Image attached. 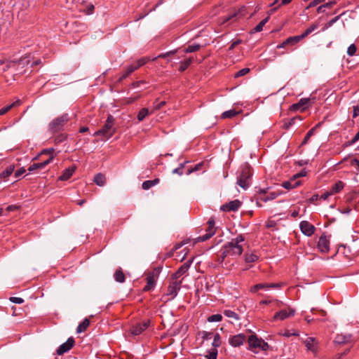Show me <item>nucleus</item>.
I'll return each instance as SVG.
<instances>
[{
	"label": "nucleus",
	"mask_w": 359,
	"mask_h": 359,
	"mask_svg": "<svg viewBox=\"0 0 359 359\" xmlns=\"http://www.w3.org/2000/svg\"><path fill=\"white\" fill-rule=\"evenodd\" d=\"M252 175L250 166L248 163L243 165L237 177V184L243 189H247L250 185Z\"/></svg>",
	"instance_id": "f257e3e1"
},
{
	"label": "nucleus",
	"mask_w": 359,
	"mask_h": 359,
	"mask_svg": "<svg viewBox=\"0 0 359 359\" xmlns=\"http://www.w3.org/2000/svg\"><path fill=\"white\" fill-rule=\"evenodd\" d=\"M243 242H244V237L242 235H238L224 246L227 250L230 256L237 257L243 252V245L241 244Z\"/></svg>",
	"instance_id": "f03ea898"
},
{
	"label": "nucleus",
	"mask_w": 359,
	"mask_h": 359,
	"mask_svg": "<svg viewBox=\"0 0 359 359\" xmlns=\"http://www.w3.org/2000/svg\"><path fill=\"white\" fill-rule=\"evenodd\" d=\"M114 118L111 115H109L104 126L94 133L93 136H102L105 139H109L115 133L114 128Z\"/></svg>",
	"instance_id": "7ed1b4c3"
},
{
	"label": "nucleus",
	"mask_w": 359,
	"mask_h": 359,
	"mask_svg": "<svg viewBox=\"0 0 359 359\" xmlns=\"http://www.w3.org/2000/svg\"><path fill=\"white\" fill-rule=\"evenodd\" d=\"M69 121V115L64 114L60 116L54 118L49 123V129L53 133L58 132L62 130L65 124Z\"/></svg>",
	"instance_id": "20e7f679"
},
{
	"label": "nucleus",
	"mask_w": 359,
	"mask_h": 359,
	"mask_svg": "<svg viewBox=\"0 0 359 359\" xmlns=\"http://www.w3.org/2000/svg\"><path fill=\"white\" fill-rule=\"evenodd\" d=\"M161 267H156L148 273L147 276V285L144 287V291H150L154 288L156 280L161 271Z\"/></svg>",
	"instance_id": "39448f33"
},
{
	"label": "nucleus",
	"mask_w": 359,
	"mask_h": 359,
	"mask_svg": "<svg viewBox=\"0 0 359 359\" xmlns=\"http://www.w3.org/2000/svg\"><path fill=\"white\" fill-rule=\"evenodd\" d=\"M248 341L249 346L251 348L266 351L269 348V344L266 342H265L262 339L258 338V337L255 334H251L248 337Z\"/></svg>",
	"instance_id": "423d86ee"
},
{
	"label": "nucleus",
	"mask_w": 359,
	"mask_h": 359,
	"mask_svg": "<svg viewBox=\"0 0 359 359\" xmlns=\"http://www.w3.org/2000/svg\"><path fill=\"white\" fill-rule=\"evenodd\" d=\"M182 281H173L168 287L166 295L170 296V299H174L180 290Z\"/></svg>",
	"instance_id": "0eeeda50"
},
{
	"label": "nucleus",
	"mask_w": 359,
	"mask_h": 359,
	"mask_svg": "<svg viewBox=\"0 0 359 359\" xmlns=\"http://www.w3.org/2000/svg\"><path fill=\"white\" fill-rule=\"evenodd\" d=\"M242 203L238 200H233L227 203H225L222 205L220 208L221 210L225 211V212H235L239 209V208L241 206Z\"/></svg>",
	"instance_id": "6e6552de"
},
{
	"label": "nucleus",
	"mask_w": 359,
	"mask_h": 359,
	"mask_svg": "<svg viewBox=\"0 0 359 359\" xmlns=\"http://www.w3.org/2000/svg\"><path fill=\"white\" fill-rule=\"evenodd\" d=\"M75 343L74 339L73 337H69L68 339L61 344L57 349V354L61 355L67 352H68L74 346Z\"/></svg>",
	"instance_id": "1a4fd4ad"
},
{
	"label": "nucleus",
	"mask_w": 359,
	"mask_h": 359,
	"mask_svg": "<svg viewBox=\"0 0 359 359\" xmlns=\"http://www.w3.org/2000/svg\"><path fill=\"white\" fill-rule=\"evenodd\" d=\"M304 345L306 346L308 351H311L314 354H316L318 352V341L314 337H308L304 341Z\"/></svg>",
	"instance_id": "9d476101"
},
{
	"label": "nucleus",
	"mask_w": 359,
	"mask_h": 359,
	"mask_svg": "<svg viewBox=\"0 0 359 359\" xmlns=\"http://www.w3.org/2000/svg\"><path fill=\"white\" fill-rule=\"evenodd\" d=\"M299 227L302 233L306 236H311L314 233V226L307 221H302L299 224Z\"/></svg>",
	"instance_id": "9b49d317"
},
{
	"label": "nucleus",
	"mask_w": 359,
	"mask_h": 359,
	"mask_svg": "<svg viewBox=\"0 0 359 359\" xmlns=\"http://www.w3.org/2000/svg\"><path fill=\"white\" fill-rule=\"evenodd\" d=\"M294 313H295V310L293 309L289 308L288 310L283 309V310H281L275 313V315L273 316V320H283L290 316H294Z\"/></svg>",
	"instance_id": "f8f14e48"
},
{
	"label": "nucleus",
	"mask_w": 359,
	"mask_h": 359,
	"mask_svg": "<svg viewBox=\"0 0 359 359\" xmlns=\"http://www.w3.org/2000/svg\"><path fill=\"white\" fill-rule=\"evenodd\" d=\"M246 340L245 335L243 334H238L232 336L229 339V343L231 346L239 347L243 344Z\"/></svg>",
	"instance_id": "ddd939ff"
},
{
	"label": "nucleus",
	"mask_w": 359,
	"mask_h": 359,
	"mask_svg": "<svg viewBox=\"0 0 359 359\" xmlns=\"http://www.w3.org/2000/svg\"><path fill=\"white\" fill-rule=\"evenodd\" d=\"M318 248L321 252L326 253L330 250V241L326 236L323 235L319 238Z\"/></svg>",
	"instance_id": "4468645a"
},
{
	"label": "nucleus",
	"mask_w": 359,
	"mask_h": 359,
	"mask_svg": "<svg viewBox=\"0 0 359 359\" xmlns=\"http://www.w3.org/2000/svg\"><path fill=\"white\" fill-rule=\"evenodd\" d=\"M54 158L53 156H50L47 160L41 162V163H36L31 165L28 170L29 172H32L38 169H43L48 164H49Z\"/></svg>",
	"instance_id": "2eb2a0df"
},
{
	"label": "nucleus",
	"mask_w": 359,
	"mask_h": 359,
	"mask_svg": "<svg viewBox=\"0 0 359 359\" xmlns=\"http://www.w3.org/2000/svg\"><path fill=\"white\" fill-rule=\"evenodd\" d=\"M191 264V261H189L184 264H183L178 270L172 274V278L177 280L180 278L182 275H184L189 269L190 265Z\"/></svg>",
	"instance_id": "dca6fc26"
},
{
	"label": "nucleus",
	"mask_w": 359,
	"mask_h": 359,
	"mask_svg": "<svg viewBox=\"0 0 359 359\" xmlns=\"http://www.w3.org/2000/svg\"><path fill=\"white\" fill-rule=\"evenodd\" d=\"M149 325V321H144L133 327L131 332L134 335H139L144 331Z\"/></svg>",
	"instance_id": "f3484780"
},
{
	"label": "nucleus",
	"mask_w": 359,
	"mask_h": 359,
	"mask_svg": "<svg viewBox=\"0 0 359 359\" xmlns=\"http://www.w3.org/2000/svg\"><path fill=\"white\" fill-rule=\"evenodd\" d=\"M300 184V181L296 180V176H294L288 181L283 182L282 187L286 189H292L297 187Z\"/></svg>",
	"instance_id": "a211bd4d"
},
{
	"label": "nucleus",
	"mask_w": 359,
	"mask_h": 359,
	"mask_svg": "<svg viewBox=\"0 0 359 359\" xmlns=\"http://www.w3.org/2000/svg\"><path fill=\"white\" fill-rule=\"evenodd\" d=\"M309 98H302L299 100L297 103L293 104L290 106V110L297 111L301 107H303V109H304L306 108L305 106L309 104Z\"/></svg>",
	"instance_id": "6ab92c4d"
},
{
	"label": "nucleus",
	"mask_w": 359,
	"mask_h": 359,
	"mask_svg": "<svg viewBox=\"0 0 359 359\" xmlns=\"http://www.w3.org/2000/svg\"><path fill=\"white\" fill-rule=\"evenodd\" d=\"M351 335L349 334H337L334 339V342L338 344L348 343L351 341Z\"/></svg>",
	"instance_id": "aec40b11"
},
{
	"label": "nucleus",
	"mask_w": 359,
	"mask_h": 359,
	"mask_svg": "<svg viewBox=\"0 0 359 359\" xmlns=\"http://www.w3.org/2000/svg\"><path fill=\"white\" fill-rule=\"evenodd\" d=\"M303 120V118L300 116H296L289 120H283V128L284 129H288L290 128L291 126H292L293 125L295 124L296 121H302Z\"/></svg>",
	"instance_id": "412c9836"
},
{
	"label": "nucleus",
	"mask_w": 359,
	"mask_h": 359,
	"mask_svg": "<svg viewBox=\"0 0 359 359\" xmlns=\"http://www.w3.org/2000/svg\"><path fill=\"white\" fill-rule=\"evenodd\" d=\"M75 171V167H69L66 168L60 177V180L62 181H65L69 180L73 175Z\"/></svg>",
	"instance_id": "4be33fe9"
},
{
	"label": "nucleus",
	"mask_w": 359,
	"mask_h": 359,
	"mask_svg": "<svg viewBox=\"0 0 359 359\" xmlns=\"http://www.w3.org/2000/svg\"><path fill=\"white\" fill-rule=\"evenodd\" d=\"M215 233V229H207L206 233L196 238L198 242H203L210 238Z\"/></svg>",
	"instance_id": "5701e85b"
},
{
	"label": "nucleus",
	"mask_w": 359,
	"mask_h": 359,
	"mask_svg": "<svg viewBox=\"0 0 359 359\" xmlns=\"http://www.w3.org/2000/svg\"><path fill=\"white\" fill-rule=\"evenodd\" d=\"M344 187V183L341 181L337 182L334 185L332 186L330 191L332 195L340 192Z\"/></svg>",
	"instance_id": "b1692460"
},
{
	"label": "nucleus",
	"mask_w": 359,
	"mask_h": 359,
	"mask_svg": "<svg viewBox=\"0 0 359 359\" xmlns=\"http://www.w3.org/2000/svg\"><path fill=\"white\" fill-rule=\"evenodd\" d=\"M114 277L115 280L118 283H123L125 282L126 277L121 269L116 270Z\"/></svg>",
	"instance_id": "393cba45"
},
{
	"label": "nucleus",
	"mask_w": 359,
	"mask_h": 359,
	"mask_svg": "<svg viewBox=\"0 0 359 359\" xmlns=\"http://www.w3.org/2000/svg\"><path fill=\"white\" fill-rule=\"evenodd\" d=\"M90 325V320L88 318H85L77 327V333H81L86 330Z\"/></svg>",
	"instance_id": "a878e982"
},
{
	"label": "nucleus",
	"mask_w": 359,
	"mask_h": 359,
	"mask_svg": "<svg viewBox=\"0 0 359 359\" xmlns=\"http://www.w3.org/2000/svg\"><path fill=\"white\" fill-rule=\"evenodd\" d=\"M25 58H22L18 61H15V60H8L6 62V66L5 67H4L3 70L4 72H6L7 71L8 69L10 68H12V67H14L16 65V63H19L20 64L21 62H23L25 63Z\"/></svg>",
	"instance_id": "bb28decb"
},
{
	"label": "nucleus",
	"mask_w": 359,
	"mask_h": 359,
	"mask_svg": "<svg viewBox=\"0 0 359 359\" xmlns=\"http://www.w3.org/2000/svg\"><path fill=\"white\" fill-rule=\"evenodd\" d=\"M105 180H106V178H105L104 175H102V173H97L94 177L95 183L100 187L104 185Z\"/></svg>",
	"instance_id": "cd10ccee"
},
{
	"label": "nucleus",
	"mask_w": 359,
	"mask_h": 359,
	"mask_svg": "<svg viewBox=\"0 0 359 359\" xmlns=\"http://www.w3.org/2000/svg\"><path fill=\"white\" fill-rule=\"evenodd\" d=\"M302 39L300 35L290 36L285 39V43H287L288 46H294L298 43Z\"/></svg>",
	"instance_id": "c85d7f7f"
},
{
	"label": "nucleus",
	"mask_w": 359,
	"mask_h": 359,
	"mask_svg": "<svg viewBox=\"0 0 359 359\" xmlns=\"http://www.w3.org/2000/svg\"><path fill=\"white\" fill-rule=\"evenodd\" d=\"M134 71H135V67H133L132 65L126 67L125 72L121 76L119 81H122L126 79L130 74H132Z\"/></svg>",
	"instance_id": "c756f323"
},
{
	"label": "nucleus",
	"mask_w": 359,
	"mask_h": 359,
	"mask_svg": "<svg viewBox=\"0 0 359 359\" xmlns=\"http://www.w3.org/2000/svg\"><path fill=\"white\" fill-rule=\"evenodd\" d=\"M320 123H318L315 127L312 128L309 132L306 133V136L304 137L302 145H304L307 144L309 142L310 137L314 134L315 130L316 128L319 127L320 126Z\"/></svg>",
	"instance_id": "7c9ffc66"
},
{
	"label": "nucleus",
	"mask_w": 359,
	"mask_h": 359,
	"mask_svg": "<svg viewBox=\"0 0 359 359\" xmlns=\"http://www.w3.org/2000/svg\"><path fill=\"white\" fill-rule=\"evenodd\" d=\"M14 171V166L10 165L6 168L5 170L2 171L0 173V178L1 179H5L8 177H9Z\"/></svg>",
	"instance_id": "2f4dec72"
},
{
	"label": "nucleus",
	"mask_w": 359,
	"mask_h": 359,
	"mask_svg": "<svg viewBox=\"0 0 359 359\" xmlns=\"http://www.w3.org/2000/svg\"><path fill=\"white\" fill-rule=\"evenodd\" d=\"M201 48V45L198 43H193L189 45L187 48L184 49V53H190L198 51Z\"/></svg>",
	"instance_id": "473e14b6"
},
{
	"label": "nucleus",
	"mask_w": 359,
	"mask_h": 359,
	"mask_svg": "<svg viewBox=\"0 0 359 359\" xmlns=\"http://www.w3.org/2000/svg\"><path fill=\"white\" fill-rule=\"evenodd\" d=\"M192 57H189L184 60L183 62H182L180 64V67L179 68V71L181 72L185 71L189 67V66L192 63Z\"/></svg>",
	"instance_id": "72a5a7b5"
},
{
	"label": "nucleus",
	"mask_w": 359,
	"mask_h": 359,
	"mask_svg": "<svg viewBox=\"0 0 359 359\" xmlns=\"http://www.w3.org/2000/svg\"><path fill=\"white\" fill-rule=\"evenodd\" d=\"M228 256H230L227 250L225 248V247L224 246L222 248V249L220 250L219 252V254L217 255V257H218V262L222 264L223 263V262L224 261V259L228 257Z\"/></svg>",
	"instance_id": "f704fd0d"
},
{
	"label": "nucleus",
	"mask_w": 359,
	"mask_h": 359,
	"mask_svg": "<svg viewBox=\"0 0 359 359\" xmlns=\"http://www.w3.org/2000/svg\"><path fill=\"white\" fill-rule=\"evenodd\" d=\"M280 194L276 192H270L267 196H261L260 200L263 202H267L275 199Z\"/></svg>",
	"instance_id": "c9c22d12"
},
{
	"label": "nucleus",
	"mask_w": 359,
	"mask_h": 359,
	"mask_svg": "<svg viewBox=\"0 0 359 359\" xmlns=\"http://www.w3.org/2000/svg\"><path fill=\"white\" fill-rule=\"evenodd\" d=\"M20 104V101L18 100H17L16 102L6 106V107H4L3 108H1L0 109V115H4L5 114L6 112H8L10 109H11L13 107L15 106H17V105H19Z\"/></svg>",
	"instance_id": "e433bc0d"
},
{
	"label": "nucleus",
	"mask_w": 359,
	"mask_h": 359,
	"mask_svg": "<svg viewBox=\"0 0 359 359\" xmlns=\"http://www.w3.org/2000/svg\"><path fill=\"white\" fill-rule=\"evenodd\" d=\"M317 28H318V25H311L302 34H300V38H302V39L306 38L308 35H309L311 32H313Z\"/></svg>",
	"instance_id": "4c0bfd02"
},
{
	"label": "nucleus",
	"mask_w": 359,
	"mask_h": 359,
	"mask_svg": "<svg viewBox=\"0 0 359 359\" xmlns=\"http://www.w3.org/2000/svg\"><path fill=\"white\" fill-rule=\"evenodd\" d=\"M258 259V256L255 253L245 254V261L247 263H252Z\"/></svg>",
	"instance_id": "58836bf2"
},
{
	"label": "nucleus",
	"mask_w": 359,
	"mask_h": 359,
	"mask_svg": "<svg viewBox=\"0 0 359 359\" xmlns=\"http://www.w3.org/2000/svg\"><path fill=\"white\" fill-rule=\"evenodd\" d=\"M148 60H149V59H147L146 57H142V58L139 59L138 60H137L135 62V63L131 64V65L133 66V67H135V70H136V69H139L140 67L145 65Z\"/></svg>",
	"instance_id": "ea45409f"
},
{
	"label": "nucleus",
	"mask_w": 359,
	"mask_h": 359,
	"mask_svg": "<svg viewBox=\"0 0 359 359\" xmlns=\"http://www.w3.org/2000/svg\"><path fill=\"white\" fill-rule=\"evenodd\" d=\"M237 111L235 109H231L222 113L221 117L222 118H232L237 114Z\"/></svg>",
	"instance_id": "a19ab883"
},
{
	"label": "nucleus",
	"mask_w": 359,
	"mask_h": 359,
	"mask_svg": "<svg viewBox=\"0 0 359 359\" xmlns=\"http://www.w3.org/2000/svg\"><path fill=\"white\" fill-rule=\"evenodd\" d=\"M149 110L147 108H142L137 114V119L139 121H142L148 115Z\"/></svg>",
	"instance_id": "79ce46f5"
},
{
	"label": "nucleus",
	"mask_w": 359,
	"mask_h": 359,
	"mask_svg": "<svg viewBox=\"0 0 359 359\" xmlns=\"http://www.w3.org/2000/svg\"><path fill=\"white\" fill-rule=\"evenodd\" d=\"M224 314L227 318H233L236 320H238L239 319L238 315L236 312H234L231 310H225L224 311Z\"/></svg>",
	"instance_id": "37998d69"
},
{
	"label": "nucleus",
	"mask_w": 359,
	"mask_h": 359,
	"mask_svg": "<svg viewBox=\"0 0 359 359\" xmlns=\"http://www.w3.org/2000/svg\"><path fill=\"white\" fill-rule=\"evenodd\" d=\"M267 287H268L267 286V283H259V284H257V285H254L251 288V292H256L259 290H267Z\"/></svg>",
	"instance_id": "c03bdc74"
},
{
	"label": "nucleus",
	"mask_w": 359,
	"mask_h": 359,
	"mask_svg": "<svg viewBox=\"0 0 359 359\" xmlns=\"http://www.w3.org/2000/svg\"><path fill=\"white\" fill-rule=\"evenodd\" d=\"M340 16L341 15H337V16L334 17V18L331 19L330 21H328L325 25V27H323V31H325V29L332 27L335 22H337L339 20V19L340 18Z\"/></svg>",
	"instance_id": "a18cd8bd"
},
{
	"label": "nucleus",
	"mask_w": 359,
	"mask_h": 359,
	"mask_svg": "<svg viewBox=\"0 0 359 359\" xmlns=\"http://www.w3.org/2000/svg\"><path fill=\"white\" fill-rule=\"evenodd\" d=\"M222 319V316L221 314H213L208 318V321L210 323L213 322H219Z\"/></svg>",
	"instance_id": "49530a36"
},
{
	"label": "nucleus",
	"mask_w": 359,
	"mask_h": 359,
	"mask_svg": "<svg viewBox=\"0 0 359 359\" xmlns=\"http://www.w3.org/2000/svg\"><path fill=\"white\" fill-rule=\"evenodd\" d=\"M214 335V339L212 341V346L216 348L217 347H219L221 344L220 342V335L218 333H216Z\"/></svg>",
	"instance_id": "de8ad7c7"
},
{
	"label": "nucleus",
	"mask_w": 359,
	"mask_h": 359,
	"mask_svg": "<svg viewBox=\"0 0 359 359\" xmlns=\"http://www.w3.org/2000/svg\"><path fill=\"white\" fill-rule=\"evenodd\" d=\"M357 48L354 43L351 44L347 49V54L349 56H353L355 54Z\"/></svg>",
	"instance_id": "09e8293b"
},
{
	"label": "nucleus",
	"mask_w": 359,
	"mask_h": 359,
	"mask_svg": "<svg viewBox=\"0 0 359 359\" xmlns=\"http://www.w3.org/2000/svg\"><path fill=\"white\" fill-rule=\"evenodd\" d=\"M249 72H250V69L249 68H243V69L239 70L238 72H237L236 73L235 77H240V76H245Z\"/></svg>",
	"instance_id": "8fccbe9b"
},
{
	"label": "nucleus",
	"mask_w": 359,
	"mask_h": 359,
	"mask_svg": "<svg viewBox=\"0 0 359 359\" xmlns=\"http://www.w3.org/2000/svg\"><path fill=\"white\" fill-rule=\"evenodd\" d=\"M202 164L201 163H198L197 165H196L194 168H190L187 170V171L186 172V175H190L191 173H192L193 172H195V171H198L200 170Z\"/></svg>",
	"instance_id": "3c124183"
},
{
	"label": "nucleus",
	"mask_w": 359,
	"mask_h": 359,
	"mask_svg": "<svg viewBox=\"0 0 359 359\" xmlns=\"http://www.w3.org/2000/svg\"><path fill=\"white\" fill-rule=\"evenodd\" d=\"M152 187H154V186H153L152 182L151 180H146L142 184V187L144 190H148L150 188H151Z\"/></svg>",
	"instance_id": "603ef678"
},
{
	"label": "nucleus",
	"mask_w": 359,
	"mask_h": 359,
	"mask_svg": "<svg viewBox=\"0 0 359 359\" xmlns=\"http://www.w3.org/2000/svg\"><path fill=\"white\" fill-rule=\"evenodd\" d=\"M161 4V2H159L152 9H151L149 11H148L147 13H144V14H142V15H140L137 18H136V19L135 20V21H138L141 19H143L146 15H148V13L149 12H151L152 11H155L156 8Z\"/></svg>",
	"instance_id": "864d4df0"
},
{
	"label": "nucleus",
	"mask_w": 359,
	"mask_h": 359,
	"mask_svg": "<svg viewBox=\"0 0 359 359\" xmlns=\"http://www.w3.org/2000/svg\"><path fill=\"white\" fill-rule=\"evenodd\" d=\"M217 348H214L205 357L207 358V359H217Z\"/></svg>",
	"instance_id": "5fc2aeb1"
},
{
	"label": "nucleus",
	"mask_w": 359,
	"mask_h": 359,
	"mask_svg": "<svg viewBox=\"0 0 359 359\" xmlns=\"http://www.w3.org/2000/svg\"><path fill=\"white\" fill-rule=\"evenodd\" d=\"M10 301L13 303L18 304H21L24 302V299L22 298L18 297H11L10 298Z\"/></svg>",
	"instance_id": "6e6d98bb"
},
{
	"label": "nucleus",
	"mask_w": 359,
	"mask_h": 359,
	"mask_svg": "<svg viewBox=\"0 0 359 359\" xmlns=\"http://www.w3.org/2000/svg\"><path fill=\"white\" fill-rule=\"evenodd\" d=\"M324 1H325V0H313L312 1H311L309 3V4L308 5V6L306 8L309 9L310 8L314 7V6H317L318 4H320L321 2H324Z\"/></svg>",
	"instance_id": "4d7b16f0"
},
{
	"label": "nucleus",
	"mask_w": 359,
	"mask_h": 359,
	"mask_svg": "<svg viewBox=\"0 0 359 359\" xmlns=\"http://www.w3.org/2000/svg\"><path fill=\"white\" fill-rule=\"evenodd\" d=\"M165 104V101H161V102H158V100H156V102H154V109L157 110V109H160L161 107H163L164 105Z\"/></svg>",
	"instance_id": "13d9d810"
},
{
	"label": "nucleus",
	"mask_w": 359,
	"mask_h": 359,
	"mask_svg": "<svg viewBox=\"0 0 359 359\" xmlns=\"http://www.w3.org/2000/svg\"><path fill=\"white\" fill-rule=\"evenodd\" d=\"M176 52H177V50H170V51L166 52V53H165L160 54V55L158 56V57L165 58V57H168V56H170V55H174Z\"/></svg>",
	"instance_id": "bf43d9fd"
},
{
	"label": "nucleus",
	"mask_w": 359,
	"mask_h": 359,
	"mask_svg": "<svg viewBox=\"0 0 359 359\" xmlns=\"http://www.w3.org/2000/svg\"><path fill=\"white\" fill-rule=\"evenodd\" d=\"M26 172V170L25 169V168H20V169L17 170L15 172V177H20L22 175H23L25 172Z\"/></svg>",
	"instance_id": "052dcab7"
},
{
	"label": "nucleus",
	"mask_w": 359,
	"mask_h": 359,
	"mask_svg": "<svg viewBox=\"0 0 359 359\" xmlns=\"http://www.w3.org/2000/svg\"><path fill=\"white\" fill-rule=\"evenodd\" d=\"M298 335H299L298 332H292L291 330H286L283 334V336H285L286 337H289L291 336H298Z\"/></svg>",
	"instance_id": "680f3d73"
},
{
	"label": "nucleus",
	"mask_w": 359,
	"mask_h": 359,
	"mask_svg": "<svg viewBox=\"0 0 359 359\" xmlns=\"http://www.w3.org/2000/svg\"><path fill=\"white\" fill-rule=\"evenodd\" d=\"M55 149L53 148L45 149L41 151L39 155L43 154H51L54 152Z\"/></svg>",
	"instance_id": "e2e57ef3"
},
{
	"label": "nucleus",
	"mask_w": 359,
	"mask_h": 359,
	"mask_svg": "<svg viewBox=\"0 0 359 359\" xmlns=\"http://www.w3.org/2000/svg\"><path fill=\"white\" fill-rule=\"evenodd\" d=\"M212 334H213L211 333V332H203V333H202V338L204 340H208V339H211Z\"/></svg>",
	"instance_id": "0e129e2a"
},
{
	"label": "nucleus",
	"mask_w": 359,
	"mask_h": 359,
	"mask_svg": "<svg viewBox=\"0 0 359 359\" xmlns=\"http://www.w3.org/2000/svg\"><path fill=\"white\" fill-rule=\"evenodd\" d=\"M351 165L353 167H355L358 169V171H359V160L357 158H354L351 161Z\"/></svg>",
	"instance_id": "69168bd1"
},
{
	"label": "nucleus",
	"mask_w": 359,
	"mask_h": 359,
	"mask_svg": "<svg viewBox=\"0 0 359 359\" xmlns=\"http://www.w3.org/2000/svg\"><path fill=\"white\" fill-rule=\"evenodd\" d=\"M359 116V106H354L353 111V118H356Z\"/></svg>",
	"instance_id": "338daca9"
},
{
	"label": "nucleus",
	"mask_w": 359,
	"mask_h": 359,
	"mask_svg": "<svg viewBox=\"0 0 359 359\" xmlns=\"http://www.w3.org/2000/svg\"><path fill=\"white\" fill-rule=\"evenodd\" d=\"M264 25L260 22L256 27L254 28L255 32H259L263 29V27Z\"/></svg>",
	"instance_id": "774afa93"
}]
</instances>
